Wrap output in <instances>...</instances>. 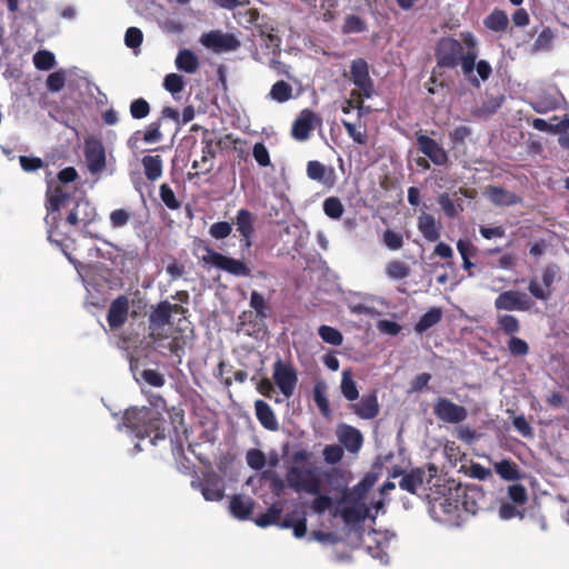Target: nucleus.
<instances>
[{
  "label": "nucleus",
  "mask_w": 569,
  "mask_h": 569,
  "mask_svg": "<svg viewBox=\"0 0 569 569\" xmlns=\"http://www.w3.org/2000/svg\"><path fill=\"white\" fill-rule=\"evenodd\" d=\"M427 481L430 486H435L431 493L427 495L430 502L438 503L445 513H453L463 510L470 515H476L486 507V493L478 485L456 483L455 480H443L436 475H430Z\"/></svg>",
  "instance_id": "f257e3e1"
},
{
  "label": "nucleus",
  "mask_w": 569,
  "mask_h": 569,
  "mask_svg": "<svg viewBox=\"0 0 569 569\" xmlns=\"http://www.w3.org/2000/svg\"><path fill=\"white\" fill-rule=\"evenodd\" d=\"M193 249L196 252H204V254L200 258L204 264L213 266L234 277H251V269L242 260L227 257L220 252L214 251L208 241L201 238H196L193 240Z\"/></svg>",
  "instance_id": "f03ea898"
},
{
  "label": "nucleus",
  "mask_w": 569,
  "mask_h": 569,
  "mask_svg": "<svg viewBox=\"0 0 569 569\" xmlns=\"http://www.w3.org/2000/svg\"><path fill=\"white\" fill-rule=\"evenodd\" d=\"M188 310L177 303L168 300L160 301L156 306H151L148 317L149 337L153 341L167 338L166 326L171 323L173 315H186Z\"/></svg>",
  "instance_id": "7ed1b4c3"
},
{
  "label": "nucleus",
  "mask_w": 569,
  "mask_h": 569,
  "mask_svg": "<svg viewBox=\"0 0 569 569\" xmlns=\"http://www.w3.org/2000/svg\"><path fill=\"white\" fill-rule=\"evenodd\" d=\"M462 51L463 46L457 39L452 37L440 38L435 47V58L437 63L432 70L430 81L436 83L437 74H442V72H438V70L457 68L462 58Z\"/></svg>",
  "instance_id": "20e7f679"
},
{
  "label": "nucleus",
  "mask_w": 569,
  "mask_h": 569,
  "mask_svg": "<svg viewBox=\"0 0 569 569\" xmlns=\"http://www.w3.org/2000/svg\"><path fill=\"white\" fill-rule=\"evenodd\" d=\"M319 472L320 468L313 463L295 465L288 469L286 479L296 492L315 495L320 491Z\"/></svg>",
  "instance_id": "39448f33"
},
{
  "label": "nucleus",
  "mask_w": 569,
  "mask_h": 569,
  "mask_svg": "<svg viewBox=\"0 0 569 569\" xmlns=\"http://www.w3.org/2000/svg\"><path fill=\"white\" fill-rule=\"evenodd\" d=\"M350 79L358 88V90H352L350 96L358 101V109H362L363 100L375 94L373 80L369 74V66L365 59L358 58L351 62Z\"/></svg>",
  "instance_id": "423d86ee"
},
{
  "label": "nucleus",
  "mask_w": 569,
  "mask_h": 569,
  "mask_svg": "<svg viewBox=\"0 0 569 569\" xmlns=\"http://www.w3.org/2000/svg\"><path fill=\"white\" fill-rule=\"evenodd\" d=\"M428 477L421 468L412 469L411 471L407 472L402 470L401 468H395L390 477L398 478L401 477L399 480V487L400 489L408 491L412 495H418L419 490L421 489L423 491L425 497L427 498L428 493H431L432 488L436 489L435 486H430L427 481L431 478L430 475H436V477H439L437 475L438 470L435 466H430L428 469Z\"/></svg>",
  "instance_id": "0eeeda50"
},
{
  "label": "nucleus",
  "mask_w": 569,
  "mask_h": 569,
  "mask_svg": "<svg viewBox=\"0 0 569 569\" xmlns=\"http://www.w3.org/2000/svg\"><path fill=\"white\" fill-rule=\"evenodd\" d=\"M249 22L254 26V36H258L263 42L267 50H271L273 54L279 53L281 38L277 33L274 21L267 17L260 16L257 9H250Z\"/></svg>",
  "instance_id": "6e6552de"
},
{
  "label": "nucleus",
  "mask_w": 569,
  "mask_h": 569,
  "mask_svg": "<svg viewBox=\"0 0 569 569\" xmlns=\"http://www.w3.org/2000/svg\"><path fill=\"white\" fill-rule=\"evenodd\" d=\"M194 489L201 491L207 501H220L224 497V480L217 472L209 470L191 481Z\"/></svg>",
  "instance_id": "1a4fd4ad"
},
{
  "label": "nucleus",
  "mask_w": 569,
  "mask_h": 569,
  "mask_svg": "<svg viewBox=\"0 0 569 569\" xmlns=\"http://www.w3.org/2000/svg\"><path fill=\"white\" fill-rule=\"evenodd\" d=\"M273 380L281 393L290 398L298 382L297 371L291 363L277 360L273 363Z\"/></svg>",
  "instance_id": "9d476101"
},
{
  "label": "nucleus",
  "mask_w": 569,
  "mask_h": 569,
  "mask_svg": "<svg viewBox=\"0 0 569 569\" xmlns=\"http://www.w3.org/2000/svg\"><path fill=\"white\" fill-rule=\"evenodd\" d=\"M200 42L208 49H212L214 52H228L234 51L240 48L241 43L238 38L232 33H223L220 30H212L203 33L200 38Z\"/></svg>",
  "instance_id": "9b49d317"
},
{
  "label": "nucleus",
  "mask_w": 569,
  "mask_h": 569,
  "mask_svg": "<svg viewBox=\"0 0 569 569\" xmlns=\"http://www.w3.org/2000/svg\"><path fill=\"white\" fill-rule=\"evenodd\" d=\"M84 159L91 174L101 173L106 169V149L100 139L89 138L86 140Z\"/></svg>",
  "instance_id": "f8f14e48"
},
{
  "label": "nucleus",
  "mask_w": 569,
  "mask_h": 569,
  "mask_svg": "<svg viewBox=\"0 0 569 569\" xmlns=\"http://www.w3.org/2000/svg\"><path fill=\"white\" fill-rule=\"evenodd\" d=\"M435 416L447 423H460L466 420L468 411L463 406L457 405L448 398L440 397L433 406Z\"/></svg>",
  "instance_id": "ddd939ff"
},
{
  "label": "nucleus",
  "mask_w": 569,
  "mask_h": 569,
  "mask_svg": "<svg viewBox=\"0 0 569 569\" xmlns=\"http://www.w3.org/2000/svg\"><path fill=\"white\" fill-rule=\"evenodd\" d=\"M531 306V299L525 292L517 290L503 291L495 300V308L497 310L527 311Z\"/></svg>",
  "instance_id": "4468645a"
},
{
  "label": "nucleus",
  "mask_w": 569,
  "mask_h": 569,
  "mask_svg": "<svg viewBox=\"0 0 569 569\" xmlns=\"http://www.w3.org/2000/svg\"><path fill=\"white\" fill-rule=\"evenodd\" d=\"M321 119L310 109H303L292 123L291 134L298 141H306L310 138L316 124Z\"/></svg>",
  "instance_id": "2eb2a0df"
},
{
  "label": "nucleus",
  "mask_w": 569,
  "mask_h": 569,
  "mask_svg": "<svg viewBox=\"0 0 569 569\" xmlns=\"http://www.w3.org/2000/svg\"><path fill=\"white\" fill-rule=\"evenodd\" d=\"M418 149L436 166H445L449 161L447 151L435 139L418 132L416 134Z\"/></svg>",
  "instance_id": "dca6fc26"
},
{
  "label": "nucleus",
  "mask_w": 569,
  "mask_h": 569,
  "mask_svg": "<svg viewBox=\"0 0 569 569\" xmlns=\"http://www.w3.org/2000/svg\"><path fill=\"white\" fill-rule=\"evenodd\" d=\"M320 491L326 493L340 495L346 492L347 482L343 473L338 468H329L319 472Z\"/></svg>",
  "instance_id": "f3484780"
},
{
  "label": "nucleus",
  "mask_w": 569,
  "mask_h": 569,
  "mask_svg": "<svg viewBox=\"0 0 569 569\" xmlns=\"http://www.w3.org/2000/svg\"><path fill=\"white\" fill-rule=\"evenodd\" d=\"M202 150H201V159L194 160L192 162V169H196V173H189V178L198 177L200 174H208L213 170L214 159L217 156V151L214 148V142L212 139H202Z\"/></svg>",
  "instance_id": "a211bd4d"
},
{
  "label": "nucleus",
  "mask_w": 569,
  "mask_h": 569,
  "mask_svg": "<svg viewBox=\"0 0 569 569\" xmlns=\"http://www.w3.org/2000/svg\"><path fill=\"white\" fill-rule=\"evenodd\" d=\"M254 216L248 209H240L236 216L237 231L240 233L241 248L250 249L252 246V237L254 234Z\"/></svg>",
  "instance_id": "6ab92c4d"
},
{
  "label": "nucleus",
  "mask_w": 569,
  "mask_h": 569,
  "mask_svg": "<svg viewBox=\"0 0 569 569\" xmlns=\"http://www.w3.org/2000/svg\"><path fill=\"white\" fill-rule=\"evenodd\" d=\"M150 407H130L123 412L121 427H152L150 422L154 419Z\"/></svg>",
  "instance_id": "aec40b11"
},
{
  "label": "nucleus",
  "mask_w": 569,
  "mask_h": 569,
  "mask_svg": "<svg viewBox=\"0 0 569 569\" xmlns=\"http://www.w3.org/2000/svg\"><path fill=\"white\" fill-rule=\"evenodd\" d=\"M97 216L96 208L86 198H81L74 202V207L67 216V222L71 226L83 223L84 226L91 223Z\"/></svg>",
  "instance_id": "412c9836"
},
{
  "label": "nucleus",
  "mask_w": 569,
  "mask_h": 569,
  "mask_svg": "<svg viewBox=\"0 0 569 569\" xmlns=\"http://www.w3.org/2000/svg\"><path fill=\"white\" fill-rule=\"evenodd\" d=\"M129 313V299L127 296L117 297L109 307L107 321L111 329H118L122 327Z\"/></svg>",
  "instance_id": "4be33fe9"
},
{
  "label": "nucleus",
  "mask_w": 569,
  "mask_h": 569,
  "mask_svg": "<svg viewBox=\"0 0 569 569\" xmlns=\"http://www.w3.org/2000/svg\"><path fill=\"white\" fill-rule=\"evenodd\" d=\"M307 176L311 180L321 182L327 188H332L337 181L335 169L326 167L317 160H311L307 163Z\"/></svg>",
  "instance_id": "5701e85b"
},
{
  "label": "nucleus",
  "mask_w": 569,
  "mask_h": 569,
  "mask_svg": "<svg viewBox=\"0 0 569 569\" xmlns=\"http://www.w3.org/2000/svg\"><path fill=\"white\" fill-rule=\"evenodd\" d=\"M353 412L362 419H372L379 413V402L376 392L362 396L359 402L351 406Z\"/></svg>",
  "instance_id": "b1692460"
},
{
  "label": "nucleus",
  "mask_w": 569,
  "mask_h": 569,
  "mask_svg": "<svg viewBox=\"0 0 569 569\" xmlns=\"http://www.w3.org/2000/svg\"><path fill=\"white\" fill-rule=\"evenodd\" d=\"M417 227L429 242H435L440 238L441 223L436 221L435 217L430 213L422 212L418 217Z\"/></svg>",
  "instance_id": "393cba45"
},
{
  "label": "nucleus",
  "mask_w": 569,
  "mask_h": 569,
  "mask_svg": "<svg viewBox=\"0 0 569 569\" xmlns=\"http://www.w3.org/2000/svg\"><path fill=\"white\" fill-rule=\"evenodd\" d=\"M485 194L496 206H513L521 201L516 193L497 186L487 187Z\"/></svg>",
  "instance_id": "a878e982"
},
{
  "label": "nucleus",
  "mask_w": 569,
  "mask_h": 569,
  "mask_svg": "<svg viewBox=\"0 0 569 569\" xmlns=\"http://www.w3.org/2000/svg\"><path fill=\"white\" fill-rule=\"evenodd\" d=\"M254 507V501L249 497L242 495H234L230 499V512L233 517L240 520H247L251 516Z\"/></svg>",
  "instance_id": "bb28decb"
},
{
  "label": "nucleus",
  "mask_w": 569,
  "mask_h": 569,
  "mask_svg": "<svg viewBox=\"0 0 569 569\" xmlns=\"http://www.w3.org/2000/svg\"><path fill=\"white\" fill-rule=\"evenodd\" d=\"M328 386L323 380H319L313 386V401L323 417L331 415L329 400L327 397Z\"/></svg>",
  "instance_id": "cd10ccee"
},
{
  "label": "nucleus",
  "mask_w": 569,
  "mask_h": 569,
  "mask_svg": "<svg viewBox=\"0 0 569 569\" xmlns=\"http://www.w3.org/2000/svg\"><path fill=\"white\" fill-rule=\"evenodd\" d=\"M483 26L493 32H505L509 26V18L503 10L493 9L483 20Z\"/></svg>",
  "instance_id": "c85d7f7f"
},
{
  "label": "nucleus",
  "mask_w": 569,
  "mask_h": 569,
  "mask_svg": "<svg viewBox=\"0 0 569 569\" xmlns=\"http://www.w3.org/2000/svg\"><path fill=\"white\" fill-rule=\"evenodd\" d=\"M176 67L187 73H194L199 68V59L191 50L182 49L177 54Z\"/></svg>",
  "instance_id": "c756f323"
},
{
  "label": "nucleus",
  "mask_w": 569,
  "mask_h": 569,
  "mask_svg": "<svg viewBox=\"0 0 569 569\" xmlns=\"http://www.w3.org/2000/svg\"><path fill=\"white\" fill-rule=\"evenodd\" d=\"M503 101V96L489 97L473 110L472 114L477 118H488L501 108Z\"/></svg>",
  "instance_id": "7c9ffc66"
},
{
  "label": "nucleus",
  "mask_w": 569,
  "mask_h": 569,
  "mask_svg": "<svg viewBox=\"0 0 569 569\" xmlns=\"http://www.w3.org/2000/svg\"><path fill=\"white\" fill-rule=\"evenodd\" d=\"M144 176L149 181H156L162 176V159L160 156H144L141 160Z\"/></svg>",
  "instance_id": "2f4dec72"
},
{
  "label": "nucleus",
  "mask_w": 569,
  "mask_h": 569,
  "mask_svg": "<svg viewBox=\"0 0 569 569\" xmlns=\"http://www.w3.org/2000/svg\"><path fill=\"white\" fill-rule=\"evenodd\" d=\"M495 470L503 480L507 481H517L522 477L517 463L508 459H502L501 461L496 462Z\"/></svg>",
  "instance_id": "473e14b6"
},
{
  "label": "nucleus",
  "mask_w": 569,
  "mask_h": 569,
  "mask_svg": "<svg viewBox=\"0 0 569 569\" xmlns=\"http://www.w3.org/2000/svg\"><path fill=\"white\" fill-rule=\"evenodd\" d=\"M292 91L293 89L290 83L279 80L272 84L268 97L278 103H284L292 98Z\"/></svg>",
  "instance_id": "72a5a7b5"
},
{
  "label": "nucleus",
  "mask_w": 569,
  "mask_h": 569,
  "mask_svg": "<svg viewBox=\"0 0 569 569\" xmlns=\"http://www.w3.org/2000/svg\"><path fill=\"white\" fill-rule=\"evenodd\" d=\"M442 318V310L440 308H430L426 313H423L419 321L415 326V330L418 333H422L437 325Z\"/></svg>",
  "instance_id": "f704fd0d"
},
{
  "label": "nucleus",
  "mask_w": 569,
  "mask_h": 569,
  "mask_svg": "<svg viewBox=\"0 0 569 569\" xmlns=\"http://www.w3.org/2000/svg\"><path fill=\"white\" fill-rule=\"evenodd\" d=\"M343 432L339 435L341 443L350 452H357L362 445V436L359 429H342Z\"/></svg>",
  "instance_id": "c9c22d12"
},
{
  "label": "nucleus",
  "mask_w": 569,
  "mask_h": 569,
  "mask_svg": "<svg viewBox=\"0 0 569 569\" xmlns=\"http://www.w3.org/2000/svg\"><path fill=\"white\" fill-rule=\"evenodd\" d=\"M282 507L279 503H273L264 513H261L254 519L258 527L266 528L271 525H278L281 519Z\"/></svg>",
  "instance_id": "e433bc0d"
},
{
  "label": "nucleus",
  "mask_w": 569,
  "mask_h": 569,
  "mask_svg": "<svg viewBox=\"0 0 569 569\" xmlns=\"http://www.w3.org/2000/svg\"><path fill=\"white\" fill-rule=\"evenodd\" d=\"M256 416L262 427H277L276 417L271 407L263 400H257L254 403Z\"/></svg>",
  "instance_id": "4c0bfd02"
},
{
  "label": "nucleus",
  "mask_w": 569,
  "mask_h": 569,
  "mask_svg": "<svg viewBox=\"0 0 569 569\" xmlns=\"http://www.w3.org/2000/svg\"><path fill=\"white\" fill-rule=\"evenodd\" d=\"M341 393L343 397L349 400L353 401L358 399L359 391L356 381L352 378V373L350 370H343L342 377H341Z\"/></svg>",
  "instance_id": "58836bf2"
},
{
  "label": "nucleus",
  "mask_w": 569,
  "mask_h": 569,
  "mask_svg": "<svg viewBox=\"0 0 569 569\" xmlns=\"http://www.w3.org/2000/svg\"><path fill=\"white\" fill-rule=\"evenodd\" d=\"M438 203L447 218L453 219L459 212L463 211L461 203H455L449 193L443 192L438 196Z\"/></svg>",
  "instance_id": "ea45409f"
},
{
  "label": "nucleus",
  "mask_w": 569,
  "mask_h": 569,
  "mask_svg": "<svg viewBox=\"0 0 569 569\" xmlns=\"http://www.w3.org/2000/svg\"><path fill=\"white\" fill-rule=\"evenodd\" d=\"M410 267L400 260H391L386 266V274L392 280H401L410 276Z\"/></svg>",
  "instance_id": "a19ab883"
},
{
  "label": "nucleus",
  "mask_w": 569,
  "mask_h": 569,
  "mask_svg": "<svg viewBox=\"0 0 569 569\" xmlns=\"http://www.w3.org/2000/svg\"><path fill=\"white\" fill-rule=\"evenodd\" d=\"M367 30L366 21L357 14H348L341 27L343 34L361 33Z\"/></svg>",
  "instance_id": "79ce46f5"
},
{
  "label": "nucleus",
  "mask_w": 569,
  "mask_h": 569,
  "mask_svg": "<svg viewBox=\"0 0 569 569\" xmlns=\"http://www.w3.org/2000/svg\"><path fill=\"white\" fill-rule=\"evenodd\" d=\"M498 328L508 336H513L520 331V322L512 315H500L497 318Z\"/></svg>",
  "instance_id": "37998d69"
},
{
  "label": "nucleus",
  "mask_w": 569,
  "mask_h": 569,
  "mask_svg": "<svg viewBox=\"0 0 569 569\" xmlns=\"http://www.w3.org/2000/svg\"><path fill=\"white\" fill-rule=\"evenodd\" d=\"M519 505H515L507 500H501L498 509V515L502 520H510L513 518L523 519L525 512L523 510L519 509Z\"/></svg>",
  "instance_id": "c03bdc74"
},
{
  "label": "nucleus",
  "mask_w": 569,
  "mask_h": 569,
  "mask_svg": "<svg viewBox=\"0 0 569 569\" xmlns=\"http://www.w3.org/2000/svg\"><path fill=\"white\" fill-rule=\"evenodd\" d=\"M345 208L338 197H329L323 201V212L331 219H340Z\"/></svg>",
  "instance_id": "a18cd8bd"
},
{
  "label": "nucleus",
  "mask_w": 569,
  "mask_h": 569,
  "mask_svg": "<svg viewBox=\"0 0 569 569\" xmlns=\"http://www.w3.org/2000/svg\"><path fill=\"white\" fill-rule=\"evenodd\" d=\"M318 335L325 342L332 346H340L343 341L342 333L338 329L330 326H320L318 329Z\"/></svg>",
  "instance_id": "49530a36"
},
{
  "label": "nucleus",
  "mask_w": 569,
  "mask_h": 569,
  "mask_svg": "<svg viewBox=\"0 0 569 569\" xmlns=\"http://www.w3.org/2000/svg\"><path fill=\"white\" fill-rule=\"evenodd\" d=\"M159 194L161 201L170 210H178L181 207V202L177 199L172 188L168 183H162L159 188Z\"/></svg>",
  "instance_id": "de8ad7c7"
},
{
  "label": "nucleus",
  "mask_w": 569,
  "mask_h": 569,
  "mask_svg": "<svg viewBox=\"0 0 569 569\" xmlns=\"http://www.w3.org/2000/svg\"><path fill=\"white\" fill-rule=\"evenodd\" d=\"M33 63L38 70H50L54 67V54L48 50H39L33 56Z\"/></svg>",
  "instance_id": "09e8293b"
},
{
  "label": "nucleus",
  "mask_w": 569,
  "mask_h": 569,
  "mask_svg": "<svg viewBox=\"0 0 569 569\" xmlns=\"http://www.w3.org/2000/svg\"><path fill=\"white\" fill-rule=\"evenodd\" d=\"M382 243L391 251H398L403 247V237L400 232L392 229L385 230L382 234Z\"/></svg>",
  "instance_id": "8fccbe9b"
},
{
  "label": "nucleus",
  "mask_w": 569,
  "mask_h": 569,
  "mask_svg": "<svg viewBox=\"0 0 569 569\" xmlns=\"http://www.w3.org/2000/svg\"><path fill=\"white\" fill-rule=\"evenodd\" d=\"M509 502H512L515 505L523 506L528 500V493L525 486L520 483H513L508 487L507 490Z\"/></svg>",
  "instance_id": "3c124183"
},
{
  "label": "nucleus",
  "mask_w": 569,
  "mask_h": 569,
  "mask_svg": "<svg viewBox=\"0 0 569 569\" xmlns=\"http://www.w3.org/2000/svg\"><path fill=\"white\" fill-rule=\"evenodd\" d=\"M184 87V79L181 74L169 73L164 77L163 88L171 94L180 93Z\"/></svg>",
  "instance_id": "603ef678"
},
{
  "label": "nucleus",
  "mask_w": 569,
  "mask_h": 569,
  "mask_svg": "<svg viewBox=\"0 0 569 569\" xmlns=\"http://www.w3.org/2000/svg\"><path fill=\"white\" fill-rule=\"evenodd\" d=\"M338 515L346 523L358 522L363 518L361 510L353 506L336 509L333 516L337 517Z\"/></svg>",
  "instance_id": "864d4df0"
},
{
  "label": "nucleus",
  "mask_w": 569,
  "mask_h": 569,
  "mask_svg": "<svg viewBox=\"0 0 569 569\" xmlns=\"http://www.w3.org/2000/svg\"><path fill=\"white\" fill-rule=\"evenodd\" d=\"M232 232V223L228 221H218L210 226L209 234L217 240L226 239Z\"/></svg>",
  "instance_id": "5fc2aeb1"
},
{
  "label": "nucleus",
  "mask_w": 569,
  "mask_h": 569,
  "mask_svg": "<svg viewBox=\"0 0 569 569\" xmlns=\"http://www.w3.org/2000/svg\"><path fill=\"white\" fill-rule=\"evenodd\" d=\"M150 113V104L143 98L134 99L130 103V114L133 119H143Z\"/></svg>",
  "instance_id": "6e6d98bb"
},
{
  "label": "nucleus",
  "mask_w": 569,
  "mask_h": 569,
  "mask_svg": "<svg viewBox=\"0 0 569 569\" xmlns=\"http://www.w3.org/2000/svg\"><path fill=\"white\" fill-rule=\"evenodd\" d=\"M330 493H322V491H319V493H315V499L312 501L311 508L316 513H323L327 511L333 503V499L329 496Z\"/></svg>",
  "instance_id": "4d7b16f0"
},
{
  "label": "nucleus",
  "mask_w": 569,
  "mask_h": 569,
  "mask_svg": "<svg viewBox=\"0 0 569 569\" xmlns=\"http://www.w3.org/2000/svg\"><path fill=\"white\" fill-rule=\"evenodd\" d=\"M508 349L513 357H523L529 352L528 343L523 339L515 336L509 339Z\"/></svg>",
  "instance_id": "13d9d810"
},
{
  "label": "nucleus",
  "mask_w": 569,
  "mask_h": 569,
  "mask_svg": "<svg viewBox=\"0 0 569 569\" xmlns=\"http://www.w3.org/2000/svg\"><path fill=\"white\" fill-rule=\"evenodd\" d=\"M250 307L256 311L258 317H267V310L269 309L263 296L258 291H252L250 296Z\"/></svg>",
  "instance_id": "bf43d9fd"
},
{
  "label": "nucleus",
  "mask_w": 569,
  "mask_h": 569,
  "mask_svg": "<svg viewBox=\"0 0 569 569\" xmlns=\"http://www.w3.org/2000/svg\"><path fill=\"white\" fill-rule=\"evenodd\" d=\"M252 156L257 163L261 167H268L271 164L269 151L264 143L262 142L254 143L252 149Z\"/></svg>",
  "instance_id": "052dcab7"
},
{
  "label": "nucleus",
  "mask_w": 569,
  "mask_h": 569,
  "mask_svg": "<svg viewBox=\"0 0 569 569\" xmlns=\"http://www.w3.org/2000/svg\"><path fill=\"white\" fill-rule=\"evenodd\" d=\"M143 40L142 31L139 28L130 27L124 34V43L130 49H136L141 46Z\"/></svg>",
  "instance_id": "680f3d73"
},
{
  "label": "nucleus",
  "mask_w": 569,
  "mask_h": 569,
  "mask_svg": "<svg viewBox=\"0 0 569 569\" xmlns=\"http://www.w3.org/2000/svg\"><path fill=\"white\" fill-rule=\"evenodd\" d=\"M131 218V213L124 209H116L111 211L109 219L110 224L113 229L124 227Z\"/></svg>",
  "instance_id": "e2e57ef3"
},
{
  "label": "nucleus",
  "mask_w": 569,
  "mask_h": 569,
  "mask_svg": "<svg viewBox=\"0 0 569 569\" xmlns=\"http://www.w3.org/2000/svg\"><path fill=\"white\" fill-rule=\"evenodd\" d=\"M161 121L151 122L143 132V141L147 143H156L162 140L163 136L160 131Z\"/></svg>",
  "instance_id": "0e129e2a"
},
{
  "label": "nucleus",
  "mask_w": 569,
  "mask_h": 569,
  "mask_svg": "<svg viewBox=\"0 0 569 569\" xmlns=\"http://www.w3.org/2000/svg\"><path fill=\"white\" fill-rule=\"evenodd\" d=\"M141 377L148 385L156 388H161L166 383L164 376L154 369H144Z\"/></svg>",
  "instance_id": "69168bd1"
},
{
  "label": "nucleus",
  "mask_w": 569,
  "mask_h": 569,
  "mask_svg": "<svg viewBox=\"0 0 569 569\" xmlns=\"http://www.w3.org/2000/svg\"><path fill=\"white\" fill-rule=\"evenodd\" d=\"M342 126L346 129L348 136L358 144H366L367 143V133L365 130L357 129L356 124L342 120Z\"/></svg>",
  "instance_id": "338daca9"
},
{
  "label": "nucleus",
  "mask_w": 569,
  "mask_h": 569,
  "mask_svg": "<svg viewBox=\"0 0 569 569\" xmlns=\"http://www.w3.org/2000/svg\"><path fill=\"white\" fill-rule=\"evenodd\" d=\"M66 83V76L63 71H56L48 76L46 84L49 91H60Z\"/></svg>",
  "instance_id": "774afa93"
}]
</instances>
